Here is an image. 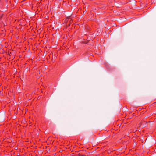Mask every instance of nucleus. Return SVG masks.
Instances as JSON below:
<instances>
[{
    "instance_id": "obj_1",
    "label": "nucleus",
    "mask_w": 156,
    "mask_h": 156,
    "mask_svg": "<svg viewBox=\"0 0 156 156\" xmlns=\"http://www.w3.org/2000/svg\"><path fill=\"white\" fill-rule=\"evenodd\" d=\"M79 156H86L84 155L83 154H79Z\"/></svg>"
},
{
    "instance_id": "obj_2",
    "label": "nucleus",
    "mask_w": 156,
    "mask_h": 156,
    "mask_svg": "<svg viewBox=\"0 0 156 156\" xmlns=\"http://www.w3.org/2000/svg\"><path fill=\"white\" fill-rule=\"evenodd\" d=\"M1 17V16H0V18Z\"/></svg>"
}]
</instances>
